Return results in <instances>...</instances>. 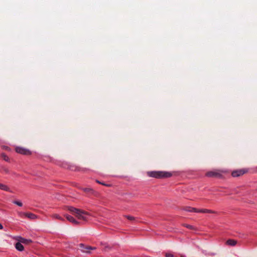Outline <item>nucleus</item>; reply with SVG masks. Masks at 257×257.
Wrapping results in <instances>:
<instances>
[{
  "mask_svg": "<svg viewBox=\"0 0 257 257\" xmlns=\"http://www.w3.org/2000/svg\"><path fill=\"white\" fill-rule=\"evenodd\" d=\"M80 248H81V250L83 252H85V253H90V248H91V246H85L84 244L83 243H80L79 245Z\"/></svg>",
  "mask_w": 257,
  "mask_h": 257,
  "instance_id": "obj_6",
  "label": "nucleus"
},
{
  "mask_svg": "<svg viewBox=\"0 0 257 257\" xmlns=\"http://www.w3.org/2000/svg\"><path fill=\"white\" fill-rule=\"evenodd\" d=\"M13 203L19 206H22L23 205L22 203L19 201H13Z\"/></svg>",
  "mask_w": 257,
  "mask_h": 257,
  "instance_id": "obj_18",
  "label": "nucleus"
},
{
  "mask_svg": "<svg viewBox=\"0 0 257 257\" xmlns=\"http://www.w3.org/2000/svg\"><path fill=\"white\" fill-rule=\"evenodd\" d=\"M51 217L53 218H56V219H58L62 220V221L64 220V219L63 218H62L59 214H52L51 215Z\"/></svg>",
  "mask_w": 257,
  "mask_h": 257,
  "instance_id": "obj_15",
  "label": "nucleus"
},
{
  "mask_svg": "<svg viewBox=\"0 0 257 257\" xmlns=\"http://www.w3.org/2000/svg\"><path fill=\"white\" fill-rule=\"evenodd\" d=\"M101 184L103 185H104V186H109V185H106V184H105V183H102Z\"/></svg>",
  "mask_w": 257,
  "mask_h": 257,
  "instance_id": "obj_26",
  "label": "nucleus"
},
{
  "mask_svg": "<svg viewBox=\"0 0 257 257\" xmlns=\"http://www.w3.org/2000/svg\"><path fill=\"white\" fill-rule=\"evenodd\" d=\"M184 210L186 211L190 212H197L198 209L193 208V207H191L189 206H187V207H185L184 208Z\"/></svg>",
  "mask_w": 257,
  "mask_h": 257,
  "instance_id": "obj_10",
  "label": "nucleus"
},
{
  "mask_svg": "<svg viewBox=\"0 0 257 257\" xmlns=\"http://www.w3.org/2000/svg\"><path fill=\"white\" fill-rule=\"evenodd\" d=\"M20 242L24 243V244H30L32 242V240L31 239H27L24 238L19 237V239H18Z\"/></svg>",
  "mask_w": 257,
  "mask_h": 257,
  "instance_id": "obj_8",
  "label": "nucleus"
},
{
  "mask_svg": "<svg viewBox=\"0 0 257 257\" xmlns=\"http://www.w3.org/2000/svg\"><path fill=\"white\" fill-rule=\"evenodd\" d=\"M165 256L166 257H174V255L173 254H172L171 253H166Z\"/></svg>",
  "mask_w": 257,
  "mask_h": 257,
  "instance_id": "obj_21",
  "label": "nucleus"
},
{
  "mask_svg": "<svg viewBox=\"0 0 257 257\" xmlns=\"http://www.w3.org/2000/svg\"><path fill=\"white\" fill-rule=\"evenodd\" d=\"M110 247L107 245H105L104 247L103 248V250L106 251L107 249H110Z\"/></svg>",
  "mask_w": 257,
  "mask_h": 257,
  "instance_id": "obj_23",
  "label": "nucleus"
},
{
  "mask_svg": "<svg viewBox=\"0 0 257 257\" xmlns=\"http://www.w3.org/2000/svg\"><path fill=\"white\" fill-rule=\"evenodd\" d=\"M246 172H247V171L245 169L237 170L232 171V172L231 173V175L233 177H239V176L244 174Z\"/></svg>",
  "mask_w": 257,
  "mask_h": 257,
  "instance_id": "obj_4",
  "label": "nucleus"
},
{
  "mask_svg": "<svg viewBox=\"0 0 257 257\" xmlns=\"http://www.w3.org/2000/svg\"><path fill=\"white\" fill-rule=\"evenodd\" d=\"M96 249V247H91V248H90V250L91 249V250H94Z\"/></svg>",
  "mask_w": 257,
  "mask_h": 257,
  "instance_id": "obj_25",
  "label": "nucleus"
},
{
  "mask_svg": "<svg viewBox=\"0 0 257 257\" xmlns=\"http://www.w3.org/2000/svg\"><path fill=\"white\" fill-rule=\"evenodd\" d=\"M96 182H97V183H99V184H101V183H102L101 182H100V181H99L98 180H96Z\"/></svg>",
  "mask_w": 257,
  "mask_h": 257,
  "instance_id": "obj_28",
  "label": "nucleus"
},
{
  "mask_svg": "<svg viewBox=\"0 0 257 257\" xmlns=\"http://www.w3.org/2000/svg\"><path fill=\"white\" fill-rule=\"evenodd\" d=\"M223 171L220 170H215L209 171L206 173V176L208 177L221 178L222 176L221 173Z\"/></svg>",
  "mask_w": 257,
  "mask_h": 257,
  "instance_id": "obj_3",
  "label": "nucleus"
},
{
  "mask_svg": "<svg viewBox=\"0 0 257 257\" xmlns=\"http://www.w3.org/2000/svg\"><path fill=\"white\" fill-rule=\"evenodd\" d=\"M19 214L20 216H21L22 215H24L27 217H28L30 219H34L37 218V216L35 214L32 213L20 212V213H19Z\"/></svg>",
  "mask_w": 257,
  "mask_h": 257,
  "instance_id": "obj_7",
  "label": "nucleus"
},
{
  "mask_svg": "<svg viewBox=\"0 0 257 257\" xmlns=\"http://www.w3.org/2000/svg\"><path fill=\"white\" fill-rule=\"evenodd\" d=\"M215 212L209 209H198L197 213H214Z\"/></svg>",
  "mask_w": 257,
  "mask_h": 257,
  "instance_id": "obj_12",
  "label": "nucleus"
},
{
  "mask_svg": "<svg viewBox=\"0 0 257 257\" xmlns=\"http://www.w3.org/2000/svg\"><path fill=\"white\" fill-rule=\"evenodd\" d=\"M2 158L6 162H9L10 159L5 154L3 153L1 155Z\"/></svg>",
  "mask_w": 257,
  "mask_h": 257,
  "instance_id": "obj_16",
  "label": "nucleus"
},
{
  "mask_svg": "<svg viewBox=\"0 0 257 257\" xmlns=\"http://www.w3.org/2000/svg\"><path fill=\"white\" fill-rule=\"evenodd\" d=\"M64 216H65V217L66 218V219H67L68 221H69L70 222H72V221H73L74 218H73L72 216H70V215H68V214H65V215H64Z\"/></svg>",
  "mask_w": 257,
  "mask_h": 257,
  "instance_id": "obj_17",
  "label": "nucleus"
},
{
  "mask_svg": "<svg viewBox=\"0 0 257 257\" xmlns=\"http://www.w3.org/2000/svg\"><path fill=\"white\" fill-rule=\"evenodd\" d=\"M147 174L150 177L157 179L169 178L172 175L171 173L165 171H149Z\"/></svg>",
  "mask_w": 257,
  "mask_h": 257,
  "instance_id": "obj_2",
  "label": "nucleus"
},
{
  "mask_svg": "<svg viewBox=\"0 0 257 257\" xmlns=\"http://www.w3.org/2000/svg\"><path fill=\"white\" fill-rule=\"evenodd\" d=\"M3 228V225L0 223V229H2Z\"/></svg>",
  "mask_w": 257,
  "mask_h": 257,
  "instance_id": "obj_27",
  "label": "nucleus"
},
{
  "mask_svg": "<svg viewBox=\"0 0 257 257\" xmlns=\"http://www.w3.org/2000/svg\"><path fill=\"white\" fill-rule=\"evenodd\" d=\"M68 210L72 213L78 219L86 221L88 219L89 214L88 212L82 210L74 208L72 206L68 207Z\"/></svg>",
  "mask_w": 257,
  "mask_h": 257,
  "instance_id": "obj_1",
  "label": "nucleus"
},
{
  "mask_svg": "<svg viewBox=\"0 0 257 257\" xmlns=\"http://www.w3.org/2000/svg\"><path fill=\"white\" fill-rule=\"evenodd\" d=\"M184 226L185 227H186L187 228H189V229H194V227L191 225H189V224H185Z\"/></svg>",
  "mask_w": 257,
  "mask_h": 257,
  "instance_id": "obj_19",
  "label": "nucleus"
},
{
  "mask_svg": "<svg viewBox=\"0 0 257 257\" xmlns=\"http://www.w3.org/2000/svg\"><path fill=\"white\" fill-rule=\"evenodd\" d=\"M16 151L18 153L25 155H29L31 154V152L29 150L19 147L16 148Z\"/></svg>",
  "mask_w": 257,
  "mask_h": 257,
  "instance_id": "obj_5",
  "label": "nucleus"
},
{
  "mask_svg": "<svg viewBox=\"0 0 257 257\" xmlns=\"http://www.w3.org/2000/svg\"><path fill=\"white\" fill-rule=\"evenodd\" d=\"M226 244L231 246H234L236 244V241L233 239H228L226 241Z\"/></svg>",
  "mask_w": 257,
  "mask_h": 257,
  "instance_id": "obj_13",
  "label": "nucleus"
},
{
  "mask_svg": "<svg viewBox=\"0 0 257 257\" xmlns=\"http://www.w3.org/2000/svg\"><path fill=\"white\" fill-rule=\"evenodd\" d=\"M16 248L19 251H23L24 249V246L22 244L20 241L17 242L15 244Z\"/></svg>",
  "mask_w": 257,
  "mask_h": 257,
  "instance_id": "obj_9",
  "label": "nucleus"
},
{
  "mask_svg": "<svg viewBox=\"0 0 257 257\" xmlns=\"http://www.w3.org/2000/svg\"><path fill=\"white\" fill-rule=\"evenodd\" d=\"M71 222L74 223V224H78V222L77 220H76L74 218L73 219V221H72Z\"/></svg>",
  "mask_w": 257,
  "mask_h": 257,
  "instance_id": "obj_24",
  "label": "nucleus"
},
{
  "mask_svg": "<svg viewBox=\"0 0 257 257\" xmlns=\"http://www.w3.org/2000/svg\"><path fill=\"white\" fill-rule=\"evenodd\" d=\"M82 189L84 192L87 193L93 194L94 193V190L90 188H83Z\"/></svg>",
  "mask_w": 257,
  "mask_h": 257,
  "instance_id": "obj_14",
  "label": "nucleus"
},
{
  "mask_svg": "<svg viewBox=\"0 0 257 257\" xmlns=\"http://www.w3.org/2000/svg\"><path fill=\"white\" fill-rule=\"evenodd\" d=\"M125 217L130 220H135V218L133 216L127 215L125 216Z\"/></svg>",
  "mask_w": 257,
  "mask_h": 257,
  "instance_id": "obj_20",
  "label": "nucleus"
},
{
  "mask_svg": "<svg viewBox=\"0 0 257 257\" xmlns=\"http://www.w3.org/2000/svg\"><path fill=\"white\" fill-rule=\"evenodd\" d=\"M181 257H184L183 255H181Z\"/></svg>",
  "mask_w": 257,
  "mask_h": 257,
  "instance_id": "obj_29",
  "label": "nucleus"
},
{
  "mask_svg": "<svg viewBox=\"0 0 257 257\" xmlns=\"http://www.w3.org/2000/svg\"><path fill=\"white\" fill-rule=\"evenodd\" d=\"M3 171L6 174L9 173V170L7 168H3Z\"/></svg>",
  "mask_w": 257,
  "mask_h": 257,
  "instance_id": "obj_22",
  "label": "nucleus"
},
{
  "mask_svg": "<svg viewBox=\"0 0 257 257\" xmlns=\"http://www.w3.org/2000/svg\"><path fill=\"white\" fill-rule=\"evenodd\" d=\"M0 189L6 191L11 192L10 188L8 186L4 185L3 184L0 183Z\"/></svg>",
  "mask_w": 257,
  "mask_h": 257,
  "instance_id": "obj_11",
  "label": "nucleus"
}]
</instances>
